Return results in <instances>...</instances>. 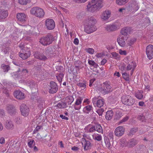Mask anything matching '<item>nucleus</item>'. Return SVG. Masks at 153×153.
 <instances>
[{"mask_svg":"<svg viewBox=\"0 0 153 153\" xmlns=\"http://www.w3.org/2000/svg\"><path fill=\"white\" fill-rule=\"evenodd\" d=\"M90 146V141L85 140L84 145V149L85 150L88 149Z\"/></svg>","mask_w":153,"mask_h":153,"instance_id":"nucleus-44","label":"nucleus"},{"mask_svg":"<svg viewBox=\"0 0 153 153\" xmlns=\"http://www.w3.org/2000/svg\"><path fill=\"white\" fill-rule=\"evenodd\" d=\"M104 141L106 146L109 149H110L111 144L109 138L107 137H105Z\"/></svg>","mask_w":153,"mask_h":153,"instance_id":"nucleus-36","label":"nucleus"},{"mask_svg":"<svg viewBox=\"0 0 153 153\" xmlns=\"http://www.w3.org/2000/svg\"><path fill=\"white\" fill-rule=\"evenodd\" d=\"M5 127L7 129H13V122L10 120L7 121L5 124Z\"/></svg>","mask_w":153,"mask_h":153,"instance_id":"nucleus-28","label":"nucleus"},{"mask_svg":"<svg viewBox=\"0 0 153 153\" xmlns=\"http://www.w3.org/2000/svg\"><path fill=\"white\" fill-rule=\"evenodd\" d=\"M6 110L8 113L11 115L15 114L16 112L15 107L12 105H7Z\"/></svg>","mask_w":153,"mask_h":153,"instance_id":"nucleus-17","label":"nucleus"},{"mask_svg":"<svg viewBox=\"0 0 153 153\" xmlns=\"http://www.w3.org/2000/svg\"><path fill=\"white\" fill-rule=\"evenodd\" d=\"M74 1L78 3H84L87 0H73Z\"/></svg>","mask_w":153,"mask_h":153,"instance_id":"nucleus-59","label":"nucleus"},{"mask_svg":"<svg viewBox=\"0 0 153 153\" xmlns=\"http://www.w3.org/2000/svg\"><path fill=\"white\" fill-rule=\"evenodd\" d=\"M128 1V0H116V3L119 5H122L125 4Z\"/></svg>","mask_w":153,"mask_h":153,"instance_id":"nucleus-37","label":"nucleus"},{"mask_svg":"<svg viewBox=\"0 0 153 153\" xmlns=\"http://www.w3.org/2000/svg\"><path fill=\"white\" fill-rule=\"evenodd\" d=\"M3 93L6 94L7 97L9 96L10 94L9 91L6 88L3 89Z\"/></svg>","mask_w":153,"mask_h":153,"instance_id":"nucleus-55","label":"nucleus"},{"mask_svg":"<svg viewBox=\"0 0 153 153\" xmlns=\"http://www.w3.org/2000/svg\"><path fill=\"white\" fill-rule=\"evenodd\" d=\"M105 29L108 31H114L119 28V26L114 24L107 25L105 27Z\"/></svg>","mask_w":153,"mask_h":153,"instance_id":"nucleus-19","label":"nucleus"},{"mask_svg":"<svg viewBox=\"0 0 153 153\" xmlns=\"http://www.w3.org/2000/svg\"><path fill=\"white\" fill-rule=\"evenodd\" d=\"M120 144L122 147L127 146V142L126 143V140L124 139L120 140Z\"/></svg>","mask_w":153,"mask_h":153,"instance_id":"nucleus-49","label":"nucleus"},{"mask_svg":"<svg viewBox=\"0 0 153 153\" xmlns=\"http://www.w3.org/2000/svg\"><path fill=\"white\" fill-rule=\"evenodd\" d=\"M65 99L66 102L68 103V104L69 105H71L74 101V100L73 97L71 96H68L66 97Z\"/></svg>","mask_w":153,"mask_h":153,"instance_id":"nucleus-32","label":"nucleus"},{"mask_svg":"<svg viewBox=\"0 0 153 153\" xmlns=\"http://www.w3.org/2000/svg\"><path fill=\"white\" fill-rule=\"evenodd\" d=\"M9 50V48L8 47H6L5 49L2 50V51L4 53V54H6L8 52Z\"/></svg>","mask_w":153,"mask_h":153,"instance_id":"nucleus-64","label":"nucleus"},{"mask_svg":"<svg viewBox=\"0 0 153 153\" xmlns=\"http://www.w3.org/2000/svg\"><path fill=\"white\" fill-rule=\"evenodd\" d=\"M21 52L22 53H20V52L19 53V56L23 59H25L30 56L29 55L28 56L27 54H26L25 53H24L22 52Z\"/></svg>","mask_w":153,"mask_h":153,"instance_id":"nucleus-39","label":"nucleus"},{"mask_svg":"<svg viewBox=\"0 0 153 153\" xmlns=\"http://www.w3.org/2000/svg\"><path fill=\"white\" fill-rule=\"evenodd\" d=\"M143 93V91H140L135 92V97L138 99H142L143 97V95L142 94Z\"/></svg>","mask_w":153,"mask_h":153,"instance_id":"nucleus-34","label":"nucleus"},{"mask_svg":"<svg viewBox=\"0 0 153 153\" xmlns=\"http://www.w3.org/2000/svg\"><path fill=\"white\" fill-rule=\"evenodd\" d=\"M45 26L48 30H52L55 27V23L53 19H48L45 21Z\"/></svg>","mask_w":153,"mask_h":153,"instance_id":"nucleus-6","label":"nucleus"},{"mask_svg":"<svg viewBox=\"0 0 153 153\" xmlns=\"http://www.w3.org/2000/svg\"><path fill=\"white\" fill-rule=\"evenodd\" d=\"M122 76L123 78L126 81H129L130 79L129 78V75L126 72L122 74Z\"/></svg>","mask_w":153,"mask_h":153,"instance_id":"nucleus-40","label":"nucleus"},{"mask_svg":"<svg viewBox=\"0 0 153 153\" xmlns=\"http://www.w3.org/2000/svg\"><path fill=\"white\" fill-rule=\"evenodd\" d=\"M41 127L40 126H37L33 131V134L35 133L39 130L40 128Z\"/></svg>","mask_w":153,"mask_h":153,"instance_id":"nucleus-62","label":"nucleus"},{"mask_svg":"<svg viewBox=\"0 0 153 153\" xmlns=\"http://www.w3.org/2000/svg\"><path fill=\"white\" fill-rule=\"evenodd\" d=\"M128 119V116H126L123 118L122 120H121L119 122L120 123H123L127 121Z\"/></svg>","mask_w":153,"mask_h":153,"instance_id":"nucleus-53","label":"nucleus"},{"mask_svg":"<svg viewBox=\"0 0 153 153\" xmlns=\"http://www.w3.org/2000/svg\"><path fill=\"white\" fill-rule=\"evenodd\" d=\"M49 86V92L51 94H54L58 90L57 84L54 82L51 81Z\"/></svg>","mask_w":153,"mask_h":153,"instance_id":"nucleus-7","label":"nucleus"},{"mask_svg":"<svg viewBox=\"0 0 153 153\" xmlns=\"http://www.w3.org/2000/svg\"><path fill=\"white\" fill-rule=\"evenodd\" d=\"M95 125L94 126L91 127L88 130V132H94L95 131Z\"/></svg>","mask_w":153,"mask_h":153,"instance_id":"nucleus-54","label":"nucleus"},{"mask_svg":"<svg viewBox=\"0 0 153 153\" xmlns=\"http://www.w3.org/2000/svg\"><path fill=\"white\" fill-rule=\"evenodd\" d=\"M131 31V28L130 27H125L122 28L120 31V36H123L128 37V34L130 33Z\"/></svg>","mask_w":153,"mask_h":153,"instance_id":"nucleus-14","label":"nucleus"},{"mask_svg":"<svg viewBox=\"0 0 153 153\" xmlns=\"http://www.w3.org/2000/svg\"><path fill=\"white\" fill-rule=\"evenodd\" d=\"M127 37L120 36L117 39V41L119 45L121 47H124L126 44L125 42L127 40Z\"/></svg>","mask_w":153,"mask_h":153,"instance_id":"nucleus-13","label":"nucleus"},{"mask_svg":"<svg viewBox=\"0 0 153 153\" xmlns=\"http://www.w3.org/2000/svg\"><path fill=\"white\" fill-rule=\"evenodd\" d=\"M20 52L25 53L26 54H27L28 56H30V49L27 47L25 48L22 51H21Z\"/></svg>","mask_w":153,"mask_h":153,"instance_id":"nucleus-42","label":"nucleus"},{"mask_svg":"<svg viewBox=\"0 0 153 153\" xmlns=\"http://www.w3.org/2000/svg\"><path fill=\"white\" fill-rule=\"evenodd\" d=\"M1 67L3 69V71L4 72H7L10 69V67L9 65H6L4 64H2Z\"/></svg>","mask_w":153,"mask_h":153,"instance_id":"nucleus-38","label":"nucleus"},{"mask_svg":"<svg viewBox=\"0 0 153 153\" xmlns=\"http://www.w3.org/2000/svg\"><path fill=\"white\" fill-rule=\"evenodd\" d=\"M19 3L21 5H26L30 2V0H18Z\"/></svg>","mask_w":153,"mask_h":153,"instance_id":"nucleus-43","label":"nucleus"},{"mask_svg":"<svg viewBox=\"0 0 153 153\" xmlns=\"http://www.w3.org/2000/svg\"><path fill=\"white\" fill-rule=\"evenodd\" d=\"M95 131H97L99 133H102L103 129L100 124H96L95 125Z\"/></svg>","mask_w":153,"mask_h":153,"instance_id":"nucleus-35","label":"nucleus"},{"mask_svg":"<svg viewBox=\"0 0 153 153\" xmlns=\"http://www.w3.org/2000/svg\"><path fill=\"white\" fill-rule=\"evenodd\" d=\"M13 63L15 65H16L18 66H20L21 64L20 63H19L18 62V60H15V61H13Z\"/></svg>","mask_w":153,"mask_h":153,"instance_id":"nucleus-61","label":"nucleus"},{"mask_svg":"<svg viewBox=\"0 0 153 153\" xmlns=\"http://www.w3.org/2000/svg\"><path fill=\"white\" fill-rule=\"evenodd\" d=\"M16 17L18 20L21 22H24L27 19V16L24 13H18L17 14Z\"/></svg>","mask_w":153,"mask_h":153,"instance_id":"nucleus-20","label":"nucleus"},{"mask_svg":"<svg viewBox=\"0 0 153 153\" xmlns=\"http://www.w3.org/2000/svg\"><path fill=\"white\" fill-rule=\"evenodd\" d=\"M119 53L122 55H126L127 54L126 51H122L121 50H119Z\"/></svg>","mask_w":153,"mask_h":153,"instance_id":"nucleus-57","label":"nucleus"},{"mask_svg":"<svg viewBox=\"0 0 153 153\" xmlns=\"http://www.w3.org/2000/svg\"><path fill=\"white\" fill-rule=\"evenodd\" d=\"M55 40V37L50 34L42 37L40 39L39 42L43 45L45 46L51 44Z\"/></svg>","mask_w":153,"mask_h":153,"instance_id":"nucleus-2","label":"nucleus"},{"mask_svg":"<svg viewBox=\"0 0 153 153\" xmlns=\"http://www.w3.org/2000/svg\"><path fill=\"white\" fill-rule=\"evenodd\" d=\"M34 55L35 58L41 60L45 61L48 59L47 56L38 52H35L34 54Z\"/></svg>","mask_w":153,"mask_h":153,"instance_id":"nucleus-18","label":"nucleus"},{"mask_svg":"<svg viewBox=\"0 0 153 153\" xmlns=\"http://www.w3.org/2000/svg\"><path fill=\"white\" fill-rule=\"evenodd\" d=\"M92 107L91 105H88L84 107L83 109V111L85 113L88 114L92 110Z\"/></svg>","mask_w":153,"mask_h":153,"instance_id":"nucleus-31","label":"nucleus"},{"mask_svg":"<svg viewBox=\"0 0 153 153\" xmlns=\"http://www.w3.org/2000/svg\"><path fill=\"white\" fill-rule=\"evenodd\" d=\"M30 13L32 14L39 18L43 17L45 14L43 10L38 7L32 8L30 10Z\"/></svg>","mask_w":153,"mask_h":153,"instance_id":"nucleus-3","label":"nucleus"},{"mask_svg":"<svg viewBox=\"0 0 153 153\" xmlns=\"http://www.w3.org/2000/svg\"><path fill=\"white\" fill-rule=\"evenodd\" d=\"M8 13L7 11L4 10H0V22L5 19L7 16Z\"/></svg>","mask_w":153,"mask_h":153,"instance_id":"nucleus-23","label":"nucleus"},{"mask_svg":"<svg viewBox=\"0 0 153 153\" xmlns=\"http://www.w3.org/2000/svg\"><path fill=\"white\" fill-rule=\"evenodd\" d=\"M85 50L86 52L91 54H93L94 52V50L92 48H86Z\"/></svg>","mask_w":153,"mask_h":153,"instance_id":"nucleus-47","label":"nucleus"},{"mask_svg":"<svg viewBox=\"0 0 153 153\" xmlns=\"http://www.w3.org/2000/svg\"><path fill=\"white\" fill-rule=\"evenodd\" d=\"M83 100L82 98L80 97H78L76 100L75 104L73 105L74 109L76 110L80 109L81 107V103Z\"/></svg>","mask_w":153,"mask_h":153,"instance_id":"nucleus-15","label":"nucleus"},{"mask_svg":"<svg viewBox=\"0 0 153 153\" xmlns=\"http://www.w3.org/2000/svg\"><path fill=\"white\" fill-rule=\"evenodd\" d=\"M122 102L124 105L131 106L135 102L134 98L129 95H124L122 97Z\"/></svg>","mask_w":153,"mask_h":153,"instance_id":"nucleus-4","label":"nucleus"},{"mask_svg":"<svg viewBox=\"0 0 153 153\" xmlns=\"http://www.w3.org/2000/svg\"><path fill=\"white\" fill-rule=\"evenodd\" d=\"M103 0H92L87 5L88 10L93 12L96 10L101 8L103 6Z\"/></svg>","mask_w":153,"mask_h":153,"instance_id":"nucleus-1","label":"nucleus"},{"mask_svg":"<svg viewBox=\"0 0 153 153\" xmlns=\"http://www.w3.org/2000/svg\"><path fill=\"white\" fill-rule=\"evenodd\" d=\"M96 23V19L94 17L91 16L88 18L86 20V24L95 25Z\"/></svg>","mask_w":153,"mask_h":153,"instance_id":"nucleus-25","label":"nucleus"},{"mask_svg":"<svg viewBox=\"0 0 153 153\" xmlns=\"http://www.w3.org/2000/svg\"><path fill=\"white\" fill-rule=\"evenodd\" d=\"M77 85L80 87L85 88H86V85L83 83H79L77 84Z\"/></svg>","mask_w":153,"mask_h":153,"instance_id":"nucleus-56","label":"nucleus"},{"mask_svg":"<svg viewBox=\"0 0 153 153\" xmlns=\"http://www.w3.org/2000/svg\"><path fill=\"white\" fill-rule=\"evenodd\" d=\"M104 110L103 108L99 109L96 111V112L100 116H101L104 112Z\"/></svg>","mask_w":153,"mask_h":153,"instance_id":"nucleus-52","label":"nucleus"},{"mask_svg":"<svg viewBox=\"0 0 153 153\" xmlns=\"http://www.w3.org/2000/svg\"><path fill=\"white\" fill-rule=\"evenodd\" d=\"M138 143V141L133 138L129 140L127 142V146L129 147H132L136 145Z\"/></svg>","mask_w":153,"mask_h":153,"instance_id":"nucleus-22","label":"nucleus"},{"mask_svg":"<svg viewBox=\"0 0 153 153\" xmlns=\"http://www.w3.org/2000/svg\"><path fill=\"white\" fill-rule=\"evenodd\" d=\"M44 101L42 99H39L37 100V105L38 107L40 109H42L44 105Z\"/></svg>","mask_w":153,"mask_h":153,"instance_id":"nucleus-30","label":"nucleus"},{"mask_svg":"<svg viewBox=\"0 0 153 153\" xmlns=\"http://www.w3.org/2000/svg\"><path fill=\"white\" fill-rule=\"evenodd\" d=\"M97 98L96 97H94L92 100V102L94 105H96L98 107H101L104 104V101L103 99H100L97 100Z\"/></svg>","mask_w":153,"mask_h":153,"instance_id":"nucleus-12","label":"nucleus"},{"mask_svg":"<svg viewBox=\"0 0 153 153\" xmlns=\"http://www.w3.org/2000/svg\"><path fill=\"white\" fill-rule=\"evenodd\" d=\"M146 53L148 58L151 59L153 58V45H148L146 48Z\"/></svg>","mask_w":153,"mask_h":153,"instance_id":"nucleus-8","label":"nucleus"},{"mask_svg":"<svg viewBox=\"0 0 153 153\" xmlns=\"http://www.w3.org/2000/svg\"><path fill=\"white\" fill-rule=\"evenodd\" d=\"M94 139L98 141H100L102 140V137L101 135L97 134L94 137Z\"/></svg>","mask_w":153,"mask_h":153,"instance_id":"nucleus-48","label":"nucleus"},{"mask_svg":"<svg viewBox=\"0 0 153 153\" xmlns=\"http://www.w3.org/2000/svg\"><path fill=\"white\" fill-rule=\"evenodd\" d=\"M102 85V87L99 89L101 93L106 94L110 91L111 86L107 82H104Z\"/></svg>","mask_w":153,"mask_h":153,"instance_id":"nucleus-5","label":"nucleus"},{"mask_svg":"<svg viewBox=\"0 0 153 153\" xmlns=\"http://www.w3.org/2000/svg\"><path fill=\"white\" fill-rule=\"evenodd\" d=\"M26 85L29 86L31 89L36 88L37 86L36 85L32 80H27L26 81Z\"/></svg>","mask_w":153,"mask_h":153,"instance_id":"nucleus-26","label":"nucleus"},{"mask_svg":"<svg viewBox=\"0 0 153 153\" xmlns=\"http://www.w3.org/2000/svg\"><path fill=\"white\" fill-rule=\"evenodd\" d=\"M64 75L63 74H60L56 76L57 79L59 82H61L64 77Z\"/></svg>","mask_w":153,"mask_h":153,"instance_id":"nucleus-45","label":"nucleus"},{"mask_svg":"<svg viewBox=\"0 0 153 153\" xmlns=\"http://www.w3.org/2000/svg\"><path fill=\"white\" fill-rule=\"evenodd\" d=\"M20 110L22 115L25 117L28 115L29 110L27 106L25 104H22L20 106Z\"/></svg>","mask_w":153,"mask_h":153,"instance_id":"nucleus-9","label":"nucleus"},{"mask_svg":"<svg viewBox=\"0 0 153 153\" xmlns=\"http://www.w3.org/2000/svg\"><path fill=\"white\" fill-rule=\"evenodd\" d=\"M57 106L59 108H63L66 107L67 105L65 102L61 101L57 104Z\"/></svg>","mask_w":153,"mask_h":153,"instance_id":"nucleus-33","label":"nucleus"},{"mask_svg":"<svg viewBox=\"0 0 153 153\" xmlns=\"http://www.w3.org/2000/svg\"><path fill=\"white\" fill-rule=\"evenodd\" d=\"M14 96L17 99L22 100L25 98V94L20 90H16L13 93Z\"/></svg>","mask_w":153,"mask_h":153,"instance_id":"nucleus-16","label":"nucleus"},{"mask_svg":"<svg viewBox=\"0 0 153 153\" xmlns=\"http://www.w3.org/2000/svg\"><path fill=\"white\" fill-rule=\"evenodd\" d=\"M96 30V28L95 25L86 24L85 26L84 31L88 33H92Z\"/></svg>","mask_w":153,"mask_h":153,"instance_id":"nucleus-10","label":"nucleus"},{"mask_svg":"<svg viewBox=\"0 0 153 153\" xmlns=\"http://www.w3.org/2000/svg\"><path fill=\"white\" fill-rule=\"evenodd\" d=\"M138 119L141 122L145 121L146 120V119L143 114H141L139 115L138 116Z\"/></svg>","mask_w":153,"mask_h":153,"instance_id":"nucleus-46","label":"nucleus"},{"mask_svg":"<svg viewBox=\"0 0 153 153\" xmlns=\"http://www.w3.org/2000/svg\"><path fill=\"white\" fill-rule=\"evenodd\" d=\"M34 142L33 140H31L28 143V146L30 147H32V145L33 143Z\"/></svg>","mask_w":153,"mask_h":153,"instance_id":"nucleus-58","label":"nucleus"},{"mask_svg":"<svg viewBox=\"0 0 153 153\" xmlns=\"http://www.w3.org/2000/svg\"><path fill=\"white\" fill-rule=\"evenodd\" d=\"M112 56L115 59H117V58H119L120 57L119 55L116 52H112Z\"/></svg>","mask_w":153,"mask_h":153,"instance_id":"nucleus-51","label":"nucleus"},{"mask_svg":"<svg viewBox=\"0 0 153 153\" xmlns=\"http://www.w3.org/2000/svg\"><path fill=\"white\" fill-rule=\"evenodd\" d=\"M95 80V79L94 78L90 80V83H89V86L90 87H91L92 86V83H93V82Z\"/></svg>","mask_w":153,"mask_h":153,"instance_id":"nucleus-63","label":"nucleus"},{"mask_svg":"<svg viewBox=\"0 0 153 153\" xmlns=\"http://www.w3.org/2000/svg\"><path fill=\"white\" fill-rule=\"evenodd\" d=\"M136 39L135 38H132L130 40V43L131 45H132L133 43L136 41Z\"/></svg>","mask_w":153,"mask_h":153,"instance_id":"nucleus-60","label":"nucleus"},{"mask_svg":"<svg viewBox=\"0 0 153 153\" xmlns=\"http://www.w3.org/2000/svg\"><path fill=\"white\" fill-rule=\"evenodd\" d=\"M14 120L17 124H21L22 122V120L19 117H16Z\"/></svg>","mask_w":153,"mask_h":153,"instance_id":"nucleus-50","label":"nucleus"},{"mask_svg":"<svg viewBox=\"0 0 153 153\" xmlns=\"http://www.w3.org/2000/svg\"><path fill=\"white\" fill-rule=\"evenodd\" d=\"M74 65L75 68H77V70H78L83 67L82 62L79 60L75 61L74 63Z\"/></svg>","mask_w":153,"mask_h":153,"instance_id":"nucleus-27","label":"nucleus"},{"mask_svg":"<svg viewBox=\"0 0 153 153\" xmlns=\"http://www.w3.org/2000/svg\"><path fill=\"white\" fill-rule=\"evenodd\" d=\"M125 128L122 126L117 127L115 129L114 134L116 136L120 137L122 136L124 133Z\"/></svg>","mask_w":153,"mask_h":153,"instance_id":"nucleus-11","label":"nucleus"},{"mask_svg":"<svg viewBox=\"0 0 153 153\" xmlns=\"http://www.w3.org/2000/svg\"><path fill=\"white\" fill-rule=\"evenodd\" d=\"M138 131V128L137 127L133 128L130 130L128 134L129 135L131 136L135 134Z\"/></svg>","mask_w":153,"mask_h":153,"instance_id":"nucleus-41","label":"nucleus"},{"mask_svg":"<svg viewBox=\"0 0 153 153\" xmlns=\"http://www.w3.org/2000/svg\"><path fill=\"white\" fill-rule=\"evenodd\" d=\"M110 15L111 12L108 10H105L102 13L101 17L102 19L105 20L110 17Z\"/></svg>","mask_w":153,"mask_h":153,"instance_id":"nucleus-21","label":"nucleus"},{"mask_svg":"<svg viewBox=\"0 0 153 153\" xmlns=\"http://www.w3.org/2000/svg\"><path fill=\"white\" fill-rule=\"evenodd\" d=\"M136 67V65L133 62H131L130 64H128L127 66L126 67V70L129 71L131 70L130 73V74L131 75H132L134 69H135Z\"/></svg>","mask_w":153,"mask_h":153,"instance_id":"nucleus-24","label":"nucleus"},{"mask_svg":"<svg viewBox=\"0 0 153 153\" xmlns=\"http://www.w3.org/2000/svg\"><path fill=\"white\" fill-rule=\"evenodd\" d=\"M113 115V113L112 111H108L106 112L105 118L107 120H110L112 118Z\"/></svg>","mask_w":153,"mask_h":153,"instance_id":"nucleus-29","label":"nucleus"}]
</instances>
